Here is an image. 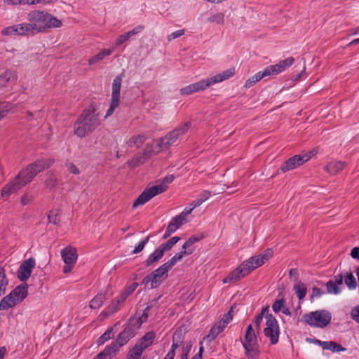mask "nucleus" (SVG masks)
I'll list each match as a JSON object with an SVG mask.
<instances>
[{"instance_id":"obj_47","label":"nucleus","mask_w":359,"mask_h":359,"mask_svg":"<svg viewBox=\"0 0 359 359\" xmlns=\"http://www.w3.org/2000/svg\"><path fill=\"white\" fill-rule=\"evenodd\" d=\"M327 292L330 294H338L341 292V290L332 280H329L326 283Z\"/></svg>"},{"instance_id":"obj_21","label":"nucleus","mask_w":359,"mask_h":359,"mask_svg":"<svg viewBox=\"0 0 359 359\" xmlns=\"http://www.w3.org/2000/svg\"><path fill=\"white\" fill-rule=\"evenodd\" d=\"M155 337L156 334L154 332H148L137 341L135 345L144 351L153 344Z\"/></svg>"},{"instance_id":"obj_50","label":"nucleus","mask_w":359,"mask_h":359,"mask_svg":"<svg viewBox=\"0 0 359 359\" xmlns=\"http://www.w3.org/2000/svg\"><path fill=\"white\" fill-rule=\"evenodd\" d=\"M208 21L222 25L224 21V15L222 13H217L210 17Z\"/></svg>"},{"instance_id":"obj_45","label":"nucleus","mask_w":359,"mask_h":359,"mask_svg":"<svg viewBox=\"0 0 359 359\" xmlns=\"http://www.w3.org/2000/svg\"><path fill=\"white\" fill-rule=\"evenodd\" d=\"M182 216L177 215L173 217L168 224H172L173 231L175 232L178 229L182 224L187 222L186 219H182Z\"/></svg>"},{"instance_id":"obj_42","label":"nucleus","mask_w":359,"mask_h":359,"mask_svg":"<svg viewBox=\"0 0 359 359\" xmlns=\"http://www.w3.org/2000/svg\"><path fill=\"white\" fill-rule=\"evenodd\" d=\"M294 290L299 300H302L305 297L307 292V289L304 283L299 282V283L296 284L294 286Z\"/></svg>"},{"instance_id":"obj_27","label":"nucleus","mask_w":359,"mask_h":359,"mask_svg":"<svg viewBox=\"0 0 359 359\" xmlns=\"http://www.w3.org/2000/svg\"><path fill=\"white\" fill-rule=\"evenodd\" d=\"M164 254L163 250L158 247L144 261L145 266L147 267L152 266L154 263L158 262L163 257Z\"/></svg>"},{"instance_id":"obj_37","label":"nucleus","mask_w":359,"mask_h":359,"mask_svg":"<svg viewBox=\"0 0 359 359\" xmlns=\"http://www.w3.org/2000/svg\"><path fill=\"white\" fill-rule=\"evenodd\" d=\"M344 283L349 290H354L357 287V282L352 272H346L344 275Z\"/></svg>"},{"instance_id":"obj_40","label":"nucleus","mask_w":359,"mask_h":359,"mask_svg":"<svg viewBox=\"0 0 359 359\" xmlns=\"http://www.w3.org/2000/svg\"><path fill=\"white\" fill-rule=\"evenodd\" d=\"M204 238L203 233L201 235H193L190 236L188 240L183 244L182 250H189L191 249L190 247L196 242L200 241Z\"/></svg>"},{"instance_id":"obj_19","label":"nucleus","mask_w":359,"mask_h":359,"mask_svg":"<svg viewBox=\"0 0 359 359\" xmlns=\"http://www.w3.org/2000/svg\"><path fill=\"white\" fill-rule=\"evenodd\" d=\"M12 297L17 304L22 302L28 294V286L27 284L20 285L13 290L11 293Z\"/></svg>"},{"instance_id":"obj_4","label":"nucleus","mask_w":359,"mask_h":359,"mask_svg":"<svg viewBox=\"0 0 359 359\" xmlns=\"http://www.w3.org/2000/svg\"><path fill=\"white\" fill-rule=\"evenodd\" d=\"M174 178L172 175H168L163 178L159 184L145 189L133 203V208L135 209L139 205L146 203L155 196L165 191L168 189L167 185L171 183Z\"/></svg>"},{"instance_id":"obj_59","label":"nucleus","mask_w":359,"mask_h":359,"mask_svg":"<svg viewBox=\"0 0 359 359\" xmlns=\"http://www.w3.org/2000/svg\"><path fill=\"white\" fill-rule=\"evenodd\" d=\"M67 167L68 168L69 172L71 173L78 175L80 172L79 168L72 163H68L67 165Z\"/></svg>"},{"instance_id":"obj_10","label":"nucleus","mask_w":359,"mask_h":359,"mask_svg":"<svg viewBox=\"0 0 359 359\" xmlns=\"http://www.w3.org/2000/svg\"><path fill=\"white\" fill-rule=\"evenodd\" d=\"M122 75L119 74L115 77L112 83V93L109 108L107 111L105 118L112 115L115 109L119 105L120 102V90L122 81Z\"/></svg>"},{"instance_id":"obj_9","label":"nucleus","mask_w":359,"mask_h":359,"mask_svg":"<svg viewBox=\"0 0 359 359\" xmlns=\"http://www.w3.org/2000/svg\"><path fill=\"white\" fill-rule=\"evenodd\" d=\"M264 335L269 338L271 344L278 342L280 329L278 321L273 315L266 316V327L264 329Z\"/></svg>"},{"instance_id":"obj_2","label":"nucleus","mask_w":359,"mask_h":359,"mask_svg":"<svg viewBox=\"0 0 359 359\" xmlns=\"http://www.w3.org/2000/svg\"><path fill=\"white\" fill-rule=\"evenodd\" d=\"M101 125L100 115L94 104L83 110L74 124V133L83 138L94 132Z\"/></svg>"},{"instance_id":"obj_34","label":"nucleus","mask_w":359,"mask_h":359,"mask_svg":"<svg viewBox=\"0 0 359 359\" xmlns=\"http://www.w3.org/2000/svg\"><path fill=\"white\" fill-rule=\"evenodd\" d=\"M114 350L113 347H110L108 345L102 351L96 355L93 359H111L115 354Z\"/></svg>"},{"instance_id":"obj_24","label":"nucleus","mask_w":359,"mask_h":359,"mask_svg":"<svg viewBox=\"0 0 359 359\" xmlns=\"http://www.w3.org/2000/svg\"><path fill=\"white\" fill-rule=\"evenodd\" d=\"M346 166L343 161H331L325 167V170L331 175H337Z\"/></svg>"},{"instance_id":"obj_20","label":"nucleus","mask_w":359,"mask_h":359,"mask_svg":"<svg viewBox=\"0 0 359 359\" xmlns=\"http://www.w3.org/2000/svg\"><path fill=\"white\" fill-rule=\"evenodd\" d=\"M128 297V294L124 291H123L121 294L116 297L115 302L112 303V305L102 312L103 315H104L106 317H108L116 312L119 309L118 304L125 302Z\"/></svg>"},{"instance_id":"obj_14","label":"nucleus","mask_w":359,"mask_h":359,"mask_svg":"<svg viewBox=\"0 0 359 359\" xmlns=\"http://www.w3.org/2000/svg\"><path fill=\"white\" fill-rule=\"evenodd\" d=\"M246 266L247 264H241L236 269L229 273V274L223 279V283H236L250 273Z\"/></svg>"},{"instance_id":"obj_56","label":"nucleus","mask_w":359,"mask_h":359,"mask_svg":"<svg viewBox=\"0 0 359 359\" xmlns=\"http://www.w3.org/2000/svg\"><path fill=\"white\" fill-rule=\"evenodd\" d=\"M144 27L143 25H138L133 28L132 30L126 32L127 36L128 38H130L131 36L140 33L141 31L144 29Z\"/></svg>"},{"instance_id":"obj_16","label":"nucleus","mask_w":359,"mask_h":359,"mask_svg":"<svg viewBox=\"0 0 359 359\" xmlns=\"http://www.w3.org/2000/svg\"><path fill=\"white\" fill-rule=\"evenodd\" d=\"M143 323V320L137 318L135 316H131L124 325L123 331L127 332L134 337L137 330L140 328Z\"/></svg>"},{"instance_id":"obj_25","label":"nucleus","mask_w":359,"mask_h":359,"mask_svg":"<svg viewBox=\"0 0 359 359\" xmlns=\"http://www.w3.org/2000/svg\"><path fill=\"white\" fill-rule=\"evenodd\" d=\"M62 25L60 20L51 14L46 13V20L44 23V32L48 29L58 28Z\"/></svg>"},{"instance_id":"obj_48","label":"nucleus","mask_w":359,"mask_h":359,"mask_svg":"<svg viewBox=\"0 0 359 359\" xmlns=\"http://www.w3.org/2000/svg\"><path fill=\"white\" fill-rule=\"evenodd\" d=\"M18 26L15 25L13 26L7 27L2 29L1 34L4 36L8 35H18Z\"/></svg>"},{"instance_id":"obj_6","label":"nucleus","mask_w":359,"mask_h":359,"mask_svg":"<svg viewBox=\"0 0 359 359\" xmlns=\"http://www.w3.org/2000/svg\"><path fill=\"white\" fill-rule=\"evenodd\" d=\"M245 341L243 343L245 355L250 359H255L259 355V344L256 334L252 325H249L245 330Z\"/></svg>"},{"instance_id":"obj_22","label":"nucleus","mask_w":359,"mask_h":359,"mask_svg":"<svg viewBox=\"0 0 359 359\" xmlns=\"http://www.w3.org/2000/svg\"><path fill=\"white\" fill-rule=\"evenodd\" d=\"M226 327L221 325V323L217 322L210 330L209 333L203 337V341L208 343L212 342L220 333L223 332Z\"/></svg>"},{"instance_id":"obj_8","label":"nucleus","mask_w":359,"mask_h":359,"mask_svg":"<svg viewBox=\"0 0 359 359\" xmlns=\"http://www.w3.org/2000/svg\"><path fill=\"white\" fill-rule=\"evenodd\" d=\"M190 128V122H186L185 123L179 126L161 139L159 146L161 147H168L173 144L179 137L185 134Z\"/></svg>"},{"instance_id":"obj_51","label":"nucleus","mask_w":359,"mask_h":359,"mask_svg":"<svg viewBox=\"0 0 359 359\" xmlns=\"http://www.w3.org/2000/svg\"><path fill=\"white\" fill-rule=\"evenodd\" d=\"M13 104L8 102H0V112L4 115V116L13 109Z\"/></svg>"},{"instance_id":"obj_28","label":"nucleus","mask_w":359,"mask_h":359,"mask_svg":"<svg viewBox=\"0 0 359 359\" xmlns=\"http://www.w3.org/2000/svg\"><path fill=\"white\" fill-rule=\"evenodd\" d=\"M270 76L266 67L263 70L257 72L255 75L250 77L245 83L244 86L245 88H250L251 86H254L257 82L260 81L262 78Z\"/></svg>"},{"instance_id":"obj_12","label":"nucleus","mask_w":359,"mask_h":359,"mask_svg":"<svg viewBox=\"0 0 359 359\" xmlns=\"http://www.w3.org/2000/svg\"><path fill=\"white\" fill-rule=\"evenodd\" d=\"M46 11L34 10L30 11L27 15V20L30 22L33 27L36 29V33L44 32V23L46 20Z\"/></svg>"},{"instance_id":"obj_57","label":"nucleus","mask_w":359,"mask_h":359,"mask_svg":"<svg viewBox=\"0 0 359 359\" xmlns=\"http://www.w3.org/2000/svg\"><path fill=\"white\" fill-rule=\"evenodd\" d=\"M324 293H325L324 291H323L320 288L317 287H313L312 289L311 299H313V297H320Z\"/></svg>"},{"instance_id":"obj_41","label":"nucleus","mask_w":359,"mask_h":359,"mask_svg":"<svg viewBox=\"0 0 359 359\" xmlns=\"http://www.w3.org/2000/svg\"><path fill=\"white\" fill-rule=\"evenodd\" d=\"M8 283V281L5 273V270L3 268H0V297L5 294Z\"/></svg>"},{"instance_id":"obj_53","label":"nucleus","mask_w":359,"mask_h":359,"mask_svg":"<svg viewBox=\"0 0 359 359\" xmlns=\"http://www.w3.org/2000/svg\"><path fill=\"white\" fill-rule=\"evenodd\" d=\"M48 221L49 223L57 225L60 223V219L57 214H55L51 211L48 215Z\"/></svg>"},{"instance_id":"obj_29","label":"nucleus","mask_w":359,"mask_h":359,"mask_svg":"<svg viewBox=\"0 0 359 359\" xmlns=\"http://www.w3.org/2000/svg\"><path fill=\"white\" fill-rule=\"evenodd\" d=\"M18 35L28 36L34 35L36 33V32L35 31L36 28L33 27L30 22L29 23L18 24Z\"/></svg>"},{"instance_id":"obj_62","label":"nucleus","mask_w":359,"mask_h":359,"mask_svg":"<svg viewBox=\"0 0 359 359\" xmlns=\"http://www.w3.org/2000/svg\"><path fill=\"white\" fill-rule=\"evenodd\" d=\"M289 276L291 279L297 280L299 278V272L297 269H291L289 271Z\"/></svg>"},{"instance_id":"obj_52","label":"nucleus","mask_w":359,"mask_h":359,"mask_svg":"<svg viewBox=\"0 0 359 359\" xmlns=\"http://www.w3.org/2000/svg\"><path fill=\"white\" fill-rule=\"evenodd\" d=\"M285 304V300L283 298L275 301L274 303L272 304L273 311L275 313H278V312L280 311L283 309Z\"/></svg>"},{"instance_id":"obj_39","label":"nucleus","mask_w":359,"mask_h":359,"mask_svg":"<svg viewBox=\"0 0 359 359\" xmlns=\"http://www.w3.org/2000/svg\"><path fill=\"white\" fill-rule=\"evenodd\" d=\"M180 240V238L179 236L172 237L167 242L161 244L159 248L163 250V252L165 253L170 250Z\"/></svg>"},{"instance_id":"obj_15","label":"nucleus","mask_w":359,"mask_h":359,"mask_svg":"<svg viewBox=\"0 0 359 359\" xmlns=\"http://www.w3.org/2000/svg\"><path fill=\"white\" fill-rule=\"evenodd\" d=\"M294 62L293 57H289L285 60H280L278 64L270 65L266 67L269 75H276L283 72Z\"/></svg>"},{"instance_id":"obj_43","label":"nucleus","mask_w":359,"mask_h":359,"mask_svg":"<svg viewBox=\"0 0 359 359\" xmlns=\"http://www.w3.org/2000/svg\"><path fill=\"white\" fill-rule=\"evenodd\" d=\"M12 79L13 75L11 71H6L0 75V90L5 88Z\"/></svg>"},{"instance_id":"obj_55","label":"nucleus","mask_w":359,"mask_h":359,"mask_svg":"<svg viewBox=\"0 0 359 359\" xmlns=\"http://www.w3.org/2000/svg\"><path fill=\"white\" fill-rule=\"evenodd\" d=\"M184 34V29H179L168 36V40L172 41Z\"/></svg>"},{"instance_id":"obj_3","label":"nucleus","mask_w":359,"mask_h":359,"mask_svg":"<svg viewBox=\"0 0 359 359\" xmlns=\"http://www.w3.org/2000/svg\"><path fill=\"white\" fill-rule=\"evenodd\" d=\"M235 74V68H230L222 73L217 74L213 76L202 79L198 82L191 83L180 89V94L182 95H189L194 93L204 90L208 87L229 79Z\"/></svg>"},{"instance_id":"obj_31","label":"nucleus","mask_w":359,"mask_h":359,"mask_svg":"<svg viewBox=\"0 0 359 359\" xmlns=\"http://www.w3.org/2000/svg\"><path fill=\"white\" fill-rule=\"evenodd\" d=\"M146 137L143 135H138L130 137L126 144L129 147L140 148L145 142Z\"/></svg>"},{"instance_id":"obj_54","label":"nucleus","mask_w":359,"mask_h":359,"mask_svg":"<svg viewBox=\"0 0 359 359\" xmlns=\"http://www.w3.org/2000/svg\"><path fill=\"white\" fill-rule=\"evenodd\" d=\"M351 316L354 321L359 323V304L352 309Z\"/></svg>"},{"instance_id":"obj_23","label":"nucleus","mask_w":359,"mask_h":359,"mask_svg":"<svg viewBox=\"0 0 359 359\" xmlns=\"http://www.w3.org/2000/svg\"><path fill=\"white\" fill-rule=\"evenodd\" d=\"M119 325V322L116 323L113 326L109 327L107 330L97 339V343L99 345L104 344L107 341L114 337L116 331L115 329Z\"/></svg>"},{"instance_id":"obj_64","label":"nucleus","mask_w":359,"mask_h":359,"mask_svg":"<svg viewBox=\"0 0 359 359\" xmlns=\"http://www.w3.org/2000/svg\"><path fill=\"white\" fill-rule=\"evenodd\" d=\"M351 255L353 259H359V247H355L352 249Z\"/></svg>"},{"instance_id":"obj_58","label":"nucleus","mask_w":359,"mask_h":359,"mask_svg":"<svg viewBox=\"0 0 359 359\" xmlns=\"http://www.w3.org/2000/svg\"><path fill=\"white\" fill-rule=\"evenodd\" d=\"M139 284L137 283H133L129 287L126 288L123 291L128 294V296L130 295L138 287Z\"/></svg>"},{"instance_id":"obj_5","label":"nucleus","mask_w":359,"mask_h":359,"mask_svg":"<svg viewBox=\"0 0 359 359\" xmlns=\"http://www.w3.org/2000/svg\"><path fill=\"white\" fill-rule=\"evenodd\" d=\"M332 320L330 312L327 310H318L302 316V321L313 327L324 328L329 325Z\"/></svg>"},{"instance_id":"obj_46","label":"nucleus","mask_w":359,"mask_h":359,"mask_svg":"<svg viewBox=\"0 0 359 359\" xmlns=\"http://www.w3.org/2000/svg\"><path fill=\"white\" fill-rule=\"evenodd\" d=\"M149 277H151V288L154 289L157 288L162 283L164 278H161L158 275L155 274L154 272L149 273Z\"/></svg>"},{"instance_id":"obj_7","label":"nucleus","mask_w":359,"mask_h":359,"mask_svg":"<svg viewBox=\"0 0 359 359\" xmlns=\"http://www.w3.org/2000/svg\"><path fill=\"white\" fill-rule=\"evenodd\" d=\"M313 155H315L313 151L303 153L302 154L294 155L284 161V163L281 165L280 170L283 172H286L296 169L297 168L307 162Z\"/></svg>"},{"instance_id":"obj_60","label":"nucleus","mask_w":359,"mask_h":359,"mask_svg":"<svg viewBox=\"0 0 359 359\" xmlns=\"http://www.w3.org/2000/svg\"><path fill=\"white\" fill-rule=\"evenodd\" d=\"M128 36H127V34L126 32L124 33L123 34H121L120 35L118 39H116V45L117 46L121 45L122 43H123L125 41H126L128 39Z\"/></svg>"},{"instance_id":"obj_32","label":"nucleus","mask_w":359,"mask_h":359,"mask_svg":"<svg viewBox=\"0 0 359 359\" xmlns=\"http://www.w3.org/2000/svg\"><path fill=\"white\" fill-rule=\"evenodd\" d=\"M105 294L103 293H98L94 297L90 302L89 306L92 309H97L102 306V304L105 299Z\"/></svg>"},{"instance_id":"obj_49","label":"nucleus","mask_w":359,"mask_h":359,"mask_svg":"<svg viewBox=\"0 0 359 359\" xmlns=\"http://www.w3.org/2000/svg\"><path fill=\"white\" fill-rule=\"evenodd\" d=\"M233 307H231L230 310L227 313H224L222 318L218 321L219 323H221V325L226 327V325L231 322L233 318Z\"/></svg>"},{"instance_id":"obj_18","label":"nucleus","mask_w":359,"mask_h":359,"mask_svg":"<svg viewBox=\"0 0 359 359\" xmlns=\"http://www.w3.org/2000/svg\"><path fill=\"white\" fill-rule=\"evenodd\" d=\"M132 338H133V335H130L127 332L123 330L118 334L116 341L112 342L109 346L110 347H113L115 349L114 352L116 353L117 351H118L119 348L126 344Z\"/></svg>"},{"instance_id":"obj_35","label":"nucleus","mask_w":359,"mask_h":359,"mask_svg":"<svg viewBox=\"0 0 359 359\" xmlns=\"http://www.w3.org/2000/svg\"><path fill=\"white\" fill-rule=\"evenodd\" d=\"M323 348L326 349V350H330L333 353L345 351L346 350V348L343 347L341 345L337 344L335 341H325V344H324Z\"/></svg>"},{"instance_id":"obj_1","label":"nucleus","mask_w":359,"mask_h":359,"mask_svg":"<svg viewBox=\"0 0 359 359\" xmlns=\"http://www.w3.org/2000/svg\"><path fill=\"white\" fill-rule=\"evenodd\" d=\"M48 167V165L43 161H36L30 163L2 188L1 196L8 197L15 193L29 183L38 173L45 170Z\"/></svg>"},{"instance_id":"obj_44","label":"nucleus","mask_w":359,"mask_h":359,"mask_svg":"<svg viewBox=\"0 0 359 359\" xmlns=\"http://www.w3.org/2000/svg\"><path fill=\"white\" fill-rule=\"evenodd\" d=\"M170 269H171L168 266V265L166 263H164L152 272L158 275L161 278L165 279L168 276L167 273Z\"/></svg>"},{"instance_id":"obj_38","label":"nucleus","mask_w":359,"mask_h":359,"mask_svg":"<svg viewBox=\"0 0 359 359\" xmlns=\"http://www.w3.org/2000/svg\"><path fill=\"white\" fill-rule=\"evenodd\" d=\"M143 351L141 348L135 344L134 346L129 350L126 359H140Z\"/></svg>"},{"instance_id":"obj_33","label":"nucleus","mask_w":359,"mask_h":359,"mask_svg":"<svg viewBox=\"0 0 359 359\" xmlns=\"http://www.w3.org/2000/svg\"><path fill=\"white\" fill-rule=\"evenodd\" d=\"M17 303L12 297L11 294H9L5 296L0 302V310H6L9 308H12L15 306Z\"/></svg>"},{"instance_id":"obj_30","label":"nucleus","mask_w":359,"mask_h":359,"mask_svg":"<svg viewBox=\"0 0 359 359\" xmlns=\"http://www.w3.org/2000/svg\"><path fill=\"white\" fill-rule=\"evenodd\" d=\"M194 252V249L189 250H183L181 252L175 254L170 260L165 262L168 266L172 269V267L179 261H180L184 256H187L192 254Z\"/></svg>"},{"instance_id":"obj_11","label":"nucleus","mask_w":359,"mask_h":359,"mask_svg":"<svg viewBox=\"0 0 359 359\" xmlns=\"http://www.w3.org/2000/svg\"><path fill=\"white\" fill-rule=\"evenodd\" d=\"M273 256V251L271 249H266L262 253L250 257V259L244 261L243 264H247V269L249 273L255 270L257 267L264 264Z\"/></svg>"},{"instance_id":"obj_26","label":"nucleus","mask_w":359,"mask_h":359,"mask_svg":"<svg viewBox=\"0 0 359 359\" xmlns=\"http://www.w3.org/2000/svg\"><path fill=\"white\" fill-rule=\"evenodd\" d=\"M147 158V152L137 153L130 161H128V165L131 168H134L143 164Z\"/></svg>"},{"instance_id":"obj_63","label":"nucleus","mask_w":359,"mask_h":359,"mask_svg":"<svg viewBox=\"0 0 359 359\" xmlns=\"http://www.w3.org/2000/svg\"><path fill=\"white\" fill-rule=\"evenodd\" d=\"M32 200V197L31 196H29L27 194H25L21 198V203L22 205H26L29 204L31 201Z\"/></svg>"},{"instance_id":"obj_13","label":"nucleus","mask_w":359,"mask_h":359,"mask_svg":"<svg viewBox=\"0 0 359 359\" xmlns=\"http://www.w3.org/2000/svg\"><path fill=\"white\" fill-rule=\"evenodd\" d=\"M35 264V259L33 257H30L22 262L18 271V278L20 280L25 282L29 279Z\"/></svg>"},{"instance_id":"obj_17","label":"nucleus","mask_w":359,"mask_h":359,"mask_svg":"<svg viewBox=\"0 0 359 359\" xmlns=\"http://www.w3.org/2000/svg\"><path fill=\"white\" fill-rule=\"evenodd\" d=\"M61 257L65 264H75L78 255L75 248L69 245L61 250Z\"/></svg>"},{"instance_id":"obj_61","label":"nucleus","mask_w":359,"mask_h":359,"mask_svg":"<svg viewBox=\"0 0 359 359\" xmlns=\"http://www.w3.org/2000/svg\"><path fill=\"white\" fill-rule=\"evenodd\" d=\"M211 194L209 191H207V190H205L203 191H202L199 196H198V198L203 202H205L206 200H208L209 198V197L210 196Z\"/></svg>"},{"instance_id":"obj_36","label":"nucleus","mask_w":359,"mask_h":359,"mask_svg":"<svg viewBox=\"0 0 359 359\" xmlns=\"http://www.w3.org/2000/svg\"><path fill=\"white\" fill-rule=\"evenodd\" d=\"M112 53V50L110 49H102L99 53L96 55L91 57L89 60V65H94L101 61L104 57L110 55Z\"/></svg>"}]
</instances>
